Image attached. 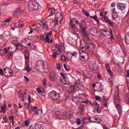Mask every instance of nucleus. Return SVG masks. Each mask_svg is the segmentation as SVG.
Returning <instances> with one entry per match:
<instances>
[{"label": "nucleus", "mask_w": 129, "mask_h": 129, "mask_svg": "<svg viewBox=\"0 0 129 129\" xmlns=\"http://www.w3.org/2000/svg\"><path fill=\"white\" fill-rule=\"evenodd\" d=\"M70 26L72 28V30H73L75 28L76 29L77 28V27H78V24H79V21H78L77 18H73L70 20Z\"/></svg>", "instance_id": "nucleus-5"}, {"label": "nucleus", "mask_w": 129, "mask_h": 129, "mask_svg": "<svg viewBox=\"0 0 129 129\" xmlns=\"http://www.w3.org/2000/svg\"><path fill=\"white\" fill-rule=\"evenodd\" d=\"M60 75L61 76L60 77V81L63 84L67 85L70 83L68 80L66 79V77H65V74H63V73H60Z\"/></svg>", "instance_id": "nucleus-10"}, {"label": "nucleus", "mask_w": 129, "mask_h": 129, "mask_svg": "<svg viewBox=\"0 0 129 129\" xmlns=\"http://www.w3.org/2000/svg\"><path fill=\"white\" fill-rule=\"evenodd\" d=\"M66 116L67 118H71L72 115H71V113L70 111L66 112Z\"/></svg>", "instance_id": "nucleus-31"}, {"label": "nucleus", "mask_w": 129, "mask_h": 129, "mask_svg": "<svg viewBox=\"0 0 129 129\" xmlns=\"http://www.w3.org/2000/svg\"><path fill=\"white\" fill-rule=\"evenodd\" d=\"M55 77H56V76L54 74L50 73L49 76V78L51 79V80H53V79H55Z\"/></svg>", "instance_id": "nucleus-36"}, {"label": "nucleus", "mask_w": 129, "mask_h": 129, "mask_svg": "<svg viewBox=\"0 0 129 129\" xmlns=\"http://www.w3.org/2000/svg\"><path fill=\"white\" fill-rule=\"evenodd\" d=\"M14 118H14V116H10L9 117V119H10V120H12L13 125H14Z\"/></svg>", "instance_id": "nucleus-52"}, {"label": "nucleus", "mask_w": 129, "mask_h": 129, "mask_svg": "<svg viewBox=\"0 0 129 129\" xmlns=\"http://www.w3.org/2000/svg\"><path fill=\"white\" fill-rule=\"evenodd\" d=\"M112 13H113V15H112L113 20L115 22H118L119 20V18H118V15H117V13H116V11H115V8L113 9Z\"/></svg>", "instance_id": "nucleus-14"}, {"label": "nucleus", "mask_w": 129, "mask_h": 129, "mask_svg": "<svg viewBox=\"0 0 129 129\" xmlns=\"http://www.w3.org/2000/svg\"><path fill=\"white\" fill-rule=\"evenodd\" d=\"M79 89V90H83L85 88L84 85L83 84H80L79 85H74V86H72L70 87V89L72 92H75V90H76V88Z\"/></svg>", "instance_id": "nucleus-4"}, {"label": "nucleus", "mask_w": 129, "mask_h": 129, "mask_svg": "<svg viewBox=\"0 0 129 129\" xmlns=\"http://www.w3.org/2000/svg\"><path fill=\"white\" fill-rule=\"evenodd\" d=\"M56 68L57 70H61V66L59 63H56Z\"/></svg>", "instance_id": "nucleus-51"}, {"label": "nucleus", "mask_w": 129, "mask_h": 129, "mask_svg": "<svg viewBox=\"0 0 129 129\" xmlns=\"http://www.w3.org/2000/svg\"><path fill=\"white\" fill-rule=\"evenodd\" d=\"M36 90L38 93H39V94H43L44 93V92H43V91H42L41 90V88H37Z\"/></svg>", "instance_id": "nucleus-39"}, {"label": "nucleus", "mask_w": 129, "mask_h": 129, "mask_svg": "<svg viewBox=\"0 0 129 129\" xmlns=\"http://www.w3.org/2000/svg\"><path fill=\"white\" fill-rule=\"evenodd\" d=\"M48 12L50 15H49V17H51V16H53L55 13V9H48Z\"/></svg>", "instance_id": "nucleus-29"}, {"label": "nucleus", "mask_w": 129, "mask_h": 129, "mask_svg": "<svg viewBox=\"0 0 129 129\" xmlns=\"http://www.w3.org/2000/svg\"><path fill=\"white\" fill-rule=\"evenodd\" d=\"M42 114H43V111L41 109H39L36 110V112H34L33 115H37V116H42Z\"/></svg>", "instance_id": "nucleus-24"}, {"label": "nucleus", "mask_w": 129, "mask_h": 129, "mask_svg": "<svg viewBox=\"0 0 129 129\" xmlns=\"http://www.w3.org/2000/svg\"><path fill=\"white\" fill-rule=\"evenodd\" d=\"M40 25L42 26L43 29H44V30H48V29H49V25L46 21L41 22V23H40Z\"/></svg>", "instance_id": "nucleus-18"}, {"label": "nucleus", "mask_w": 129, "mask_h": 129, "mask_svg": "<svg viewBox=\"0 0 129 129\" xmlns=\"http://www.w3.org/2000/svg\"><path fill=\"white\" fill-rule=\"evenodd\" d=\"M3 74H5V72L3 71V69H0V75H3Z\"/></svg>", "instance_id": "nucleus-61"}, {"label": "nucleus", "mask_w": 129, "mask_h": 129, "mask_svg": "<svg viewBox=\"0 0 129 129\" xmlns=\"http://www.w3.org/2000/svg\"><path fill=\"white\" fill-rule=\"evenodd\" d=\"M73 57H77V52H74V53H71Z\"/></svg>", "instance_id": "nucleus-55"}, {"label": "nucleus", "mask_w": 129, "mask_h": 129, "mask_svg": "<svg viewBox=\"0 0 129 129\" xmlns=\"http://www.w3.org/2000/svg\"><path fill=\"white\" fill-rule=\"evenodd\" d=\"M53 23H54L55 26H57V25H58V18H55L53 20Z\"/></svg>", "instance_id": "nucleus-45"}, {"label": "nucleus", "mask_w": 129, "mask_h": 129, "mask_svg": "<svg viewBox=\"0 0 129 129\" xmlns=\"http://www.w3.org/2000/svg\"><path fill=\"white\" fill-rule=\"evenodd\" d=\"M86 119H88V118H86V117H84L82 119V121L83 122V123H84V124H85V123H86V122H85V120Z\"/></svg>", "instance_id": "nucleus-46"}, {"label": "nucleus", "mask_w": 129, "mask_h": 129, "mask_svg": "<svg viewBox=\"0 0 129 129\" xmlns=\"http://www.w3.org/2000/svg\"><path fill=\"white\" fill-rule=\"evenodd\" d=\"M96 86L97 88V90L99 92H101L103 91V87L101 83L97 82L96 83Z\"/></svg>", "instance_id": "nucleus-17"}, {"label": "nucleus", "mask_w": 129, "mask_h": 129, "mask_svg": "<svg viewBox=\"0 0 129 129\" xmlns=\"http://www.w3.org/2000/svg\"><path fill=\"white\" fill-rule=\"evenodd\" d=\"M124 20H126L127 24H129V11H128L127 14L125 16Z\"/></svg>", "instance_id": "nucleus-33"}, {"label": "nucleus", "mask_w": 129, "mask_h": 129, "mask_svg": "<svg viewBox=\"0 0 129 129\" xmlns=\"http://www.w3.org/2000/svg\"><path fill=\"white\" fill-rule=\"evenodd\" d=\"M41 64L44 67V69H48V64L47 63V62H44V61H41Z\"/></svg>", "instance_id": "nucleus-30"}, {"label": "nucleus", "mask_w": 129, "mask_h": 129, "mask_svg": "<svg viewBox=\"0 0 129 129\" xmlns=\"http://www.w3.org/2000/svg\"><path fill=\"white\" fill-rule=\"evenodd\" d=\"M38 4L33 2L32 1H30L28 4V9L29 11H34L38 10Z\"/></svg>", "instance_id": "nucleus-3"}, {"label": "nucleus", "mask_w": 129, "mask_h": 129, "mask_svg": "<svg viewBox=\"0 0 129 129\" xmlns=\"http://www.w3.org/2000/svg\"><path fill=\"white\" fill-rule=\"evenodd\" d=\"M44 35L46 37L45 39V42H49V41H50V37H49V34H48V33H44Z\"/></svg>", "instance_id": "nucleus-32"}, {"label": "nucleus", "mask_w": 129, "mask_h": 129, "mask_svg": "<svg viewBox=\"0 0 129 129\" xmlns=\"http://www.w3.org/2000/svg\"><path fill=\"white\" fill-rule=\"evenodd\" d=\"M104 22H106V23L109 24L110 26H113V23L111 21H110V20L109 19V18H108V17L105 16L104 17Z\"/></svg>", "instance_id": "nucleus-25"}, {"label": "nucleus", "mask_w": 129, "mask_h": 129, "mask_svg": "<svg viewBox=\"0 0 129 129\" xmlns=\"http://www.w3.org/2000/svg\"><path fill=\"white\" fill-rule=\"evenodd\" d=\"M63 67L65 69V70H66V71H67L68 72H69V71H70V70H69V69H67V67H66V64L64 63Z\"/></svg>", "instance_id": "nucleus-59"}, {"label": "nucleus", "mask_w": 129, "mask_h": 129, "mask_svg": "<svg viewBox=\"0 0 129 129\" xmlns=\"http://www.w3.org/2000/svg\"><path fill=\"white\" fill-rule=\"evenodd\" d=\"M23 13H24V10L21 8H18L15 10V15H21V14H23Z\"/></svg>", "instance_id": "nucleus-22"}, {"label": "nucleus", "mask_w": 129, "mask_h": 129, "mask_svg": "<svg viewBox=\"0 0 129 129\" xmlns=\"http://www.w3.org/2000/svg\"><path fill=\"white\" fill-rule=\"evenodd\" d=\"M77 123L79 125L81 123V120L79 118H77Z\"/></svg>", "instance_id": "nucleus-47"}, {"label": "nucleus", "mask_w": 129, "mask_h": 129, "mask_svg": "<svg viewBox=\"0 0 129 129\" xmlns=\"http://www.w3.org/2000/svg\"><path fill=\"white\" fill-rule=\"evenodd\" d=\"M83 13L85 15V16H87V17H89V13L86 10H83Z\"/></svg>", "instance_id": "nucleus-44"}, {"label": "nucleus", "mask_w": 129, "mask_h": 129, "mask_svg": "<svg viewBox=\"0 0 129 129\" xmlns=\"http://www.w3.org/2000/svg\"><path fill=\"white\" fill-rule=\"evenodd\" d=\"M25 97H26V95H24L22 94H20L19 95V97H21V98H25Z\"/></svg>", "instance_id": "nucleus-63"}, {"label": "nucleus", "mask_w": 129, "mask_h": 129, "mask_svg": "<svg viewBox=\"0 0 129 129\" xmlns=\"http://www.w3.org/2000/svg\"><path fill=\"white\" fill-rule=\"evenodd\" d=\"M101 33H102L104 37H108V36H110V34H111L110 31H108L105 29H101Z\"/></svg>", "instance_id": "nucleus-20"}, {"label": "nucleus", "mask_w": 129, "mask_h": 129, "mask_svg": "<svg viewBox=\"0 0 129 129\" xmlns=\"http://www.w3.org/2000/svg\"><path fill=\"white\" fill-rule=\"evenodd\" d=\"M85 22H81L80 23L78 24V26H79L82 33H83L84 35L86 36V37H88V35L86 34V29L85 28Z\"/></svg>", "instance_id": "nucleus-8"}, {"label": "nucleus", "mask_w": 129, "mask_h": 129, "mask_svg": "<svg viewBox=\"0 0 129 129\" xmlns=\"http://www.w3.org/2000/svg\"><path fill=\"white\" fill-rule=\"evenodd\" d=\"M29 106H30L29 105V103H25L24 104V107H25V108H28V109H30Z\"/></svg>", "instance_id": "nucleus-49"}, {"label": "nucleus", "mask_w": 129, "mask_h": 129, "mask_svg": "<svg viewBox=\"0 0 129 129\" xmlns=\"http://www.w3.org/2000/svg\"><path fill=\"white\" fill-rule=\"evenodd\" d=\"M44 129V125L43 124H36L34 127L33 125L30 126L29 129Z\"/></svg>", "instance_id": "nucleus-19"}, {"label": "nucleus", "mask_w": 129, "mask_h": 129, "mask_svg": "<svg viewBox=\"0 0 129 129\" xmlns=\"http://www.w3.org/2000/svg\"><path fill=\"white\" fill-rule=\"evenodd\" d=\"M83 75L86 78H91V73L89 71L85 70L83 71Z\"/></svg>", "instance_id": "nucleus-16"}, {"label": "nucleus", "mask_w": 129, "mask_h": 129, "mask_svg": "<svg viewBox=\"0 0 129 129\" xmlns=\"http://www.w3.org/2000/svg\"><path fill=\"white\" fill-rule=\"evenodd\" d=\"M29 28H30V32H29V34H32L34 31H40V27L36 25L30 26Z\"/></svg>", "instance_id": "nucleus-13"}, {"label": "nucleus", "mask_w": 129, "mask_h": 129, "mask_svg": "<svg viewBox=\"0 0 129 129\" xmlns=\"http://www.w3.org/2000/svg\"><path fill=\"white\" fill-rule=\"evenodd\" d=\"M8 53V50H7V48H4L3 49H1L0 51V55L2 56H5L6 54Z\"/></svg>", "instance_id": "nucleus-28"}, {"label": "nucleus", "mask_w": 129, "mask_h": 129, "mask_svg": "<svg viewBox=\"0 0 129 129\" xmlns=\"http://www.w3.org/2000/svg\"><path fill=\"white\" fill-rule=\"evenodd\" d=\"M80 84H82V82H81V80L80 79H78V80H76L75 85H78Z\"/></svg>", "instance_id": "nucleus-37"}, {"label": "nucleus", "mask_w": 129, "mask_h": 129, "mask_svg": "<svg viewBox=\"0 0 129 129\" xmlns=\"http://www.w3.org/2000/svg\"><path fill=\"white\" fill-rule=\"evenodd\" d=\"M106 69L110 76H112V72H111V70H110V67H109V64H106Z\"/></svg>", "instance_id": "nucleus-26"}, {"label": "nucleus", "mask_w": 129, "mask_h": 129, "mask_svg": "<svg viewBox=\"0 0 129 129\" xmlns=\"http://www.w3.org/2000/svg\"><path fill=\"white\" fill-rule=\"evenodd\" d=\"M80 50L82 51H86L88 50L89 52H94V49L95 48V45L92 43H84L82 44V42H81V45H80Z\"/></svg>", "instance_id": "nucleus-2"}, {"label": "nucleus", "mask_w": 129, "mask_h": 129, "mask_svg": "<svg viewBox=\"0 0 129 129\" xmlns=\"http://www.w3.org/2000/svg\"><path fill=\"white\" fill-rule=\"evenodd\" d=\"M43 86L44 87H47V79L46 78H44L43 80Z\"/></svg>", "instance_id": "nucleus-40"}, {"label": "nucleus", "mask_w": 129, "mask_h": 129, "mask_svg": "<svg viewBox=\"0 0 129 129\" xmlns=\"http://www.w3.org/2000/svg\"><path fill=\"white\" fill-rule=\"evenodd\" d=\"M117 7L120 11H123L125 9V5H124V4L118 3L117 4Z\"/></svg>", "instance_id": "nucleus-21"}, {"label": "nucleus", "mask_w": 129, "mask_h": 129, "mask_svg": "<svg viewBox=\"0 0 129 129\" xmlns=\"http://www.w3.org/2000/svg\"><path fill=\"white\" fill-rule=\"evenodd\" d=\"M118 125V123L117 122V120H115L114 119L113 122V127H116Z\"/></svg>", "instance_id": "nucleus-34"}, {"label": "nucleus", "mask_w": 129, "mask_h": 129, "mask_svg": "<svg viewBox=\"0 0 129 129\" xmlns=\"http://www.w3.org/2000/svg\"><path fill=\"white\" fill-rule=\"evenodd\" d=\"M24 79H25V81H26V82H29V78L27 76H24Z\"/></svg>", "instance_id": "nucleus-60"}, {"label": "nucleus", "mask_w": 129, "mask_h": 129, "mask_svg": "<svg viewBox=\"0 0 129 129\" xmlns=\"http://www.w3.org/2000/svg\"><path fill=\"white\" fill-rule=\"evenodd\" d=\"M96 110L97 111L98 113H100V112H101V108L100 107H98Z\"/></svg>", "instance_id": "nucleus-54"}, {"label": "nucleus", "mask_w": 129, "mask_h": 129, "mask_svg": "<svg viewBox=\"0 0 129 129\" xmlns=\"http://www.w3.org/2000/svg\"><path fill=\"white\" fill-rule=\"evenodd\" d=\"M29 56H25V67L24 68L25 71H27L28 73L31 72L32 69L30 68V61L29 60Z\"/></svg>", "instance_id": "nucleus-7"}, {"label": "nucleus", "mask_w": 129, "mask_h": 129, "mask_svg": "<svg viewBox=\"0 0 129 129\" xmlns=\"http://www.w3.org/2000/svg\"><path fill=\"white\" fill-rule=\"evenodd\" d=\"M19 46H21V44L20 43H17L16 45V49L17 50H20V48H19Z\"/></svg>", "instance_id": "nucleus-58"}, {"label": "nucleus", "mask_w": 129, "mask_h": 129, "mask_svg": "<svg viewBox=\"0 0 129 129\" xmlns=\"http://www.w3.org/2000/svg\"><path fill=\"white\" fill-rule=\"evenodd\" d=\"M66 57L65 56L63 55L61 56V60L62 61H66Z\"/></svg>", "instance_id": "nucleus-62"}, {"label": "nucleus", "mask_w": 129, "mask_h": 129, "mask_svg": "<svg viewBox=\"0 0 129 129\" xmlns=\"http://www.w3.org/2000/svg\"><path fill=\"white\" fill-rule=\"evenodd\" d=\"M114 103L117 107L118 113L121 114L122 113V108H121V104L119 100V93L118 91H116L114 94Z\"/></svg>", "instance_id": "nucleus-1"}, {"label": "nucleus", "mask_w": 129, "mask_h": 129, "mask_svg": "<svg viewBox=\"0 0 129 129\" xmlns=\"http://www.w3.org/2000/svg\"><path fill=\"white\" fill-rule=\"evenodd\" d=\"M126 77H129V70H128L126 71Z\"/></svg>", "instance_id": "nucleus-64"}, {"label": "nucleus", "mask_w": 129, "mask_h": 129, "mask_svg": "<svg viewBox=\"0 0 129 129\" xmlns=\"http://www.w3.org/2000/svg\"><path fill=\"white\" fill-rule=\"evenodd\" d=\"M1 109L2 110V112L6 113V108L4 107V106H1Z\"/></svg>", "instance_id": "nucleus-50"}, {"label": "nucleus", "mask_w": 129, "mask_h": 129, "mask_svg": "<svg viewBox=\"0 0 129 129\" xmlns=\"http://www.w3.org/2000/svg\"><path fill=\"white\" fill-rule=\"evenodd\" d=\"M79 113H80V114H82L83 112H84V105H83V104H81L80 105V107L79 108Z\"/></svg>", "instance_id": "nucleus-27"}, {"label": "nucleus", "mask_w": 129, "mask_h": 129, "mask_svg": "<svg viewBox=\"0 0 129 129\" xmlns=\"http://www.w3.org/2000/svg\"><path fill=\"white\" fill-rule=\"evenodd\" d=\"M99 32V31L96 27H92L90 28L89 33L91 35H93V36H95L97 33Z\"/></svg>", "instance_id": "nucleus-15"}, {"label": "nucleus", "mask_w": 129, "mask_h": 129, "mask_svg": "<svg viewBox=\"0 0 129 129\" xmlns=\"http://www.w3.org/2000/svg\"><path fill=\"white\" fill-rule=\"evenodd\" d=\"M55 114L56 115H57V118H58L59 119H62L64 117V115H63V114L61 113L60 111H56L55 112Z\"/></svg>", "instance_id": "nucleus-23"}, {"label": "nucleus", "mask_w": 129, "mask_h": 129, "mask_svg": "<svg viewBox=\"0 0 129 129\" xmlns=\"http://www.w3.org/2000/svg\"><path fill=\"white\" fill-rule=\"evenodd\" d=\"M97 77L98 78V79H102V76H101V75H100V73H98V75H97Z\"/></svg>", "instance_id": "nucleus-56"}, {"label": "nucleus", "mask_w": 129, "mask_h": 129, "mask_svg": "<svg viewBox=\"0 0 129 129\" xmlns=\"http://www.w3.org/2000/svg\"><path fill=\"white\" fill-rule=\"evenodd\" d=\"M24 123L26 126H29V125H30V121L28 120L25 121Z\"/></svg>", "instance_id": "nucleus-43"}, {"label": "nucleus", "mask_w": 129, "mask_h": 129, "mask_svg": "<svg viewBox=\"0 0 129 129\" xmlns=\"http://www.w3.org/2000/svg\"><path fill=\"white\" fill-rule=\"evenodd\" d=\"M18 26L19 28H23L25 26V24L23 22H20L18 24Z\"/></svg>", "instance_id": "nucleus-41"}, {"label": "nucleus", "mask_w": 129, "mask_h": 129, "mask_svg": "<svg viewBox=\"0 0 129 129\" xmlns=\"http://www.w3.org/2000/svg\"><path fill=\"white\" fill-rule=\"evenodd\" d=\"M91 18L95 20V21H96V22H97L98 24L99 23V22L98 21V19L97 18V16L96 15H95L94 16H91Z\"/></svg>", "instance_id": "nucleus-38"}, {"label": "nucleus", "mask_w": 129, "mask_h": 129, "mask_svg": "<svg viewBox=\"0 0 129 129\" xmlns=\"http://www.w3.org/2000/svg\"><path fill=\"white\" fill-rule=\"evenodd\" d=\"M48 96L49 97H50V98H51V99H53V100H58L59 98L60 95L59 94V93L53 91L49 93Z\"/></svg>", "instance_id": "nucleus-6"}, {"label": "nucleus", "mask_w": 129, "mask_h": 129, "mask_svg": "<svg viewBox=\"0 0 129 129\" xmlns=\"http://www.w3.org/2000/svg\"><path fill=\"white\" fill-rule=\"evenodd\" d=\"M5 55H6V56H7L8 59H10V58H11V57H12V56H13V54L10 53V52H6V53Z\"/></svg>", "instance_id": "nucleus-35"}, {"label": "nucleus", "mask_w": 129, "mask_h": 129, "mask_svg": "<svg viewBox=\"0 0 129 129\" xmlns=\"http://www.w3.org/2000/svg\"><path fill=\"white\" fill-rule=\"evenodd\" d=\"M4 71L5 76L11 77L13 75V71L11 69H5Z\"/></svg>", "instance_id": "nucleus-12"}, {"label": "nucleus", "mask_w": 129, "mask_h": 129, "mask_svg": "<svg viewBox=\"0 0 129 129\" xmlns=\"http://www.w3.org/2000/svg\"><path fill=\"white\" fill-rule=\"evenodd\" d=\"M83 103H86V104L91 103V101L89 100H87L86 101H85L84 102H83Z\"/></svg>", "instance_id": "nucleus-57"}, {"label": "nucleus", "mask_w": 129, "mask_h": 129, "mask_svg": "<svg viewBox=\"0 0 129 129\" xmlns=\"http://www.w3.org/2000/svg\"><path fill=\"white\" fill-rule=\"evenodd\" d=\"M82 51V52L80 53V60L83 62H85V61H87V56H88V54H87L86 52H84V51Z\"/></svg>", "instance_id": "nucleus-9"}, {"label": "nucleus", "mask_w": 129, "mask_h": 129, "mask_svg": "<svg viewBox=\"0 0 129 129\" xmlns=\"http://www.w3.org/2000/svg\"><path fill=\"white\" fill-rule=\"evenodd\" d=\"M12 21V18H8L6 20H4V23H10Z\"/></svg>", "instance_id": "nucleus-48"}, {"label": "nucleus", "mask_w": 129, "mask_h": 129, "mask_svg": "<svg viewBox=\"0 0 129 129\" xmlns=\"http://www.w3.org/2000/svg\"><path fill=\"white\" fill-rule=\"evenodd\" d=\"M55 47L57 49L58 52H61V48L60 47V45H58V44H55Z\"/></svg>", "instance_id": "nucleus-42"}, {"label": "nucleus", "mask_w": 129, "mask_h": 129, "mask_svg": "<svg viewBox=\"0 0 129 129\" xmlns=\"http://www.w3.org/2000/svg\"><path fill=\"white\" fill-rule=\"evenodd\" d=\"M88 65L89 68H90V69H92L95 71L97 70V67H96V63H95V62L92 61H89L88 62Z\"/></svg>", "instance_id": "nucleus-11"}, {"label": "nucleus", "mask_w": 129, "mask_h": 129, "mask_svg": "<svg viewBox=\"0 0 129 129\" xmlns=\"http://www.w3.org/2000/svg\"><path fill=\"white\" fill-rule=\"evenodd\" d=\"M125 102L126 103H129V98L128 96H126L125 97Z\"/></svg>", "instance_id": "nucleus-53"}]
</instances>
